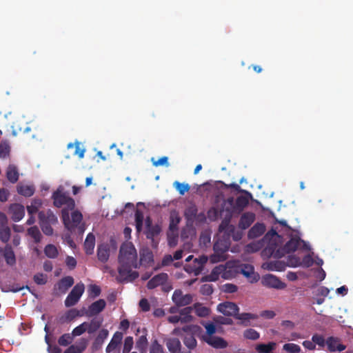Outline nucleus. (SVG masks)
I'll use <instances>...</instances> for the list:
<instances>
[{
	"mask_svg": "<svg viewBox=\"0 0 353 353\" xmlns=\"http://www.w3.org/2000/svg\"><path fill=\"white\" fill-rule=\"evenodd\" d=\"M118 260V272L121 281H132L139 277L138 272L132 270V268L139 267L137 250L132 243H124L121 245Z\"/></svg>",
	"mask_w": 353,
	"mask_h": 353,
	"instance_id": "obj_1",
	"label": "nucleus"
},
{
	"mask_svg": "<svg viewBox=\"0 0 353 353\" xmlns=\"http://www.w3.org/2000/svg\"><path fill=\"white\" fill-rule=\"evenodd\" d=\"M69 211L65 209L61 210V216L64 226L70 232H73L77 228L80 234L83 233L84 227L81 224L83 219L82 214L79 211H74L71 214L70 219Z\"/></svg>",
	"mask_w": 353,
	"mask_h": 353,
	"instance_id": "obj_2",
	"label": "nucleus"
},
{
	"mask_svg": "<svg viewBox=\"0 0 353 353\" xmlns=\"http://www.w3.org/2000/svg\"><path fill=\"white\" fill-rule=\"evenodd\" d=\"M51 198L53 200V205L57 208H61L65 205L64 209L68 210H73L75 208L74 200L69 196L62 185H59L57 188L52 193Z\"/></svg>",
	"mask_w": 353,
	"mask_h": 353,
	"instance_id": "obj_3",
	"label": "nucleus"
},
{
	"mask_svg": "<svg viewBox=\"0 0 353 353\" xmlns=\"http://www.w3.org/2000/svg\"><path fill=\"white\" fill-rule=\"evenodd\" d=\"M230 247V241L229 238H221L216 241L214 244V254L210 256L211 263H216L224 261L227 259L226 252Z\"/></svg>",
	"mask_w": 353,
	"mask_h": 353,
	"instance_id": "obj_4",
	"label": "nucleus"
},
{
	"mask_svg": "<svg viewBox=\"0 0 353 353\" xmlns=\"http://www.w3.org/2000/svg\"><path fill=\"white\" fill-rule=\"evenodd\" d=\"M298 248L309 250L310 245L300 237L294 236L284 245L283 250L285 253H290L295 252Z\"/></svg>",
	"mask_w": 353,
	"mask_h": 353,
	"instance_id": "obj_5",
	"label": "nucleus"
},
{
	"mask_svg": "<svg viewBox=\"0 0 353 353\" xmlns=\"http://www.w3.org/2000/svg\"><path fill=\"white\" fill-rule=\"evenodd\" d=\"M85 287L83 283L76 284L65 300V305L68 307L76 305L84 292Z\"/></svg>",
	"mask_w": 353,
	"mask_h": 353,
	"instance_id": "obj_6",
	"label": "nucleus"
},
{
	"mask_svg": "<svg viewBox=\"0 0 353 353\" xmlns=\"http://www.w3.org/2000/svg\"><path fill=\"white\" fill-rule=\"evenodd\" d=\"M208 259V258L207 256L201 255L197 258H194L192 263L186 264L184 266V270L190 274L192 273L194 275H199L203 270L204 265L207 263Z\"/></svg>",
	"mask_w": 353,
	"mask_h": 353,
	"instance_id": "obj_7",
	"label": "nucleus"
},
{
	"mask_svg": "<svg viewBox=\"0 0 353 353\" xmlns=\"http://www.w3.org/2000/svg\"><path fill=\"white\" fill-rule=\"evenodd\" d=\"M234 271L236 273H241L244 275L251 283L256 282L259 279V275L254 272V268L250 264H241L236 267Z\"/></svg>",
	"mask_w": 353,
	"mask_h": 353,
	"instance_id": "obj_8",
	"label": "nucleus"
},
{
	"mask_svg": "<svg viewBox=\"0 0 353 353\" xmlns=\"http://www.w3.org/2000/svg\"><path fill=\"white\" fill-rule=\"evenodd\" d=\"M261 283L263 286L279 290L284 289L286 287L283 282L272 274L263 276L261 279Z\"/></svg>",
	"mask_w": 353,
	"mask_h": 353,
	"instance_id": "obj_9",
	"label": "nucleus"
},
{
	"mask_svg": "<svg viewBox=\"0 0 353 353\" xmlns=\"http://www.w3.org/2000/svg\"><path fill=\"white\" fill-rule=\"evenodd\" d=\"M145 234L146 238L152 241L154 240L155 236H157L161 231V228L158 224L153 225L152 220L150 216H147L145 219Z\"/></svg>",
	"mask_w": 353,
	"mask_h": 353,
	"instance_id": "obj_10",
	"label": "nucleus"
},
{
	"mask_svg": "<svg viewBox=\"0 0 353 353\" xmlns=\"http://www.w3.org/2000/svg\"><path fill=\"white\" fill-rule=\"evenodd\" d=\"M217 310L225 316H234L235 318L236 315L238 314L239 308L235 303L227 301L219 304Z\"/></svg>",
	"mask_w": 353,
	"mask_h": 353,
	"instance_id": "obj_11",
	"label": "nucleus"
},
{
	"mask_svg": "<svg viewBox=\"0 0 353 353\" xmlns=\"http://www.w3.org/2000/svg\"><path fill=\"white\" fill-rule=\"evenodd\" d=\"M172 301L177 306H185L190 304L192 301V295L187 294L183 295L180 290H176L172 294Z\"/></svg>",
	"mask_w": 353,
	"mask_h": 353,
	"instance_id": "obj_12",
	"label": "nucleus"
},
{
	"mask_svg": "<svg viewBox=\"0 0 353 353\" xmlns=\"http://www.w3.org/2000/svg\"><path fill=\"white\" fill-rule=\"evenodd\" d=\"M326 345L330 352H342L346 345L341 343V339L336 336H329L326 339Z\"/></svg>",
	"mask_w": 353,
	"mask_h": 353,
	"instance_id": "obj_13",
	"label": "nucleus"
},
{
	"mask_svg": "<svg viewBox=\"0 0 353 353\" xmlns=\"http://www.w3.org/2000/svg\"><path fill=\"white\" fill-rule=\"evenodd\" d=\"M105 305L106 303L103 299L96 301L88 307L84 314L88 317L96 316L104 310Z\"/></svg>",
	"mask_w": 353,
	"mask_h": 353,
	"instance_id": "obj_14",
	"label": "nucleus"
},
{
	"mask_svg": "<svg viewBox=\"0 0 353 353\" xmlns=\"http://www.w3.org/2000/svg\"><path fill=\"white\" fill-rule=\"evenodd\" d=\"M8 212L11 215V219L14 222L21 221L25 215L24 207L19 203L11 204L9 207Z\"/></svg>",
	"mask_w": 353,
	"mask_h": 353,
	"instance_id": "obj_15",
	"label": "nucleus"
},
{
	"mask_svg": "<svg viewBox=\"0 0 353 353\" xmlns=\"http://www.w3.org/2000/svg\"><path fill=\"white\" fill-rule=\"evenodd\" d=\"M168 275L167 273H160L153 276L147 283V288L149 290H152L158 286L163 285L167 282Z\"/></svg>",
	"mask_w": 353,
	"mask_h": 353,
	"instance_id": "obj_16",
	"label": "nucleus"
},
{
	"mask_svg": "<svg viewBox=\"0 0 353 353\" xmlns=\"http://www.w3.org/2000/svg\"><path fill=\"white\" fill-rule=\"evenodd\" d=\"M39 223H52L57 224L58 219L57 216L51 210L46 211H40L38 214Z\"/></svg>",
	"mask_w": 353,
	"mask_h": 353,
	"instance_id": "obj_17",
	"label": "nucleus"
},
{
	"mask_svg": "<svg viewBox=\"0 0 353 353\" xmlns=\"http://www.w3.org/2000/svg\"><path fill=\"white\" fill-rule=\"evenodd\" d=\"M203 340L216 349H223L228 347V342L219 336H204Z\"/></svg>",
	"mask_w": 353,
	"mask_h": 353,
	"instance_id": "obj_18",
	"label": "nucleus"
},
{
	"mask_svg": "<svg viewBox=\"0 0 353 353\" xmlns=\"http://www.w3.org/2000/svg\"><path fill=\"white\" fill-rule=\"evenodd\" d=\"M110 248L108 243H101L97 248V257L99 261L106 263L110 257Z\"/></svg>",
	"mask_w": 353,
	"mask_h": 353,
	"instance_id": "obj_19",
	"label": "nucleus"
},
{
	"mask_svg": "<svg viewBox=\"0 0 353 353\" xmlns=\"http://www.w3.org/2000/svg\"><path fill=\"white\" fill-rule=\"evenodd\" d=\"M255 220V214L252 212L243 213L239 222V227L242 230L248 228Z\"/></svg>",
	"mask_w": 353,
	"mask_h": 353,
	"instance_id": "obj_20",
	"label": "nucleus"
},
{
	"mask_svg": "<svg viewBox=\"0 0 353 353\" xmlns=\"http://www.w3.org/2000/svg\"><path fill=\"white\" fill-rule=\"evenodd\" d=\"M74 284V279L70 276H67L62 278L55 285L57 288L58 290L62 293L65 294L68 290L72 287Z\"/></svg>",
	"mask_w": 353,
	"mask_h": 353,
	"instance_id": "obj_21",
	"label": "nucleus"
},
{
	"mask_svg": "<svg viewBox=\"0 0 353 353\" xmlns=\"http://www.w3.org/2000/svg\"><path fill=\"white\" fill-rule=\"evenodd\" d=\"M3 255L8 265L12 266L16 263L15 254L10 245L7 244L5 246Z\"/></svg>",
	"mask_w": 353,
	"mask_h": 353,
	"instance_id": "obj_22",
	"label": "nucleus"
},
{
	"mask_svg": "<svg viewBox=\"0 0 353 353\" xmlns=\"http://www.w3.org/2000/svg\"><path fill=\"white\" fill-rule=\"evenodd\" d=\"M122 339L123 334L120 332H116L114 334L110 342L106 347V352L110 353L116 350L118 345L121 343Z\"/></svg>",
	"mask_w": 353,
	"mask_h": 353,
	"instance_id": "obj_23",
	"label": "nucleus"
},
{
	"mask_svg": "<svg viewBox=\"0 0 353 353\" xmlns=\"http://www.w3.org/2000/svg\"><path fill=\"white\" fill-rule=\"evenodd\" d=\"M265 231V225L263 223H257L250 228L248 235L250 239H255L262 235Z\"/></svg>",
	"mask_w": 353,
	"mask_h": 353,
	"instance_id": "obj_24",
	"label": "nucleus"
},
{
	"mask_svg": "<svg viewBox=\"0 0 353 353\" xmlns=\"http://www.w3.org/2000/svg\"><path fill=\"white\" fill-rule=\"evenodd\" d=\"M95 246V236L92 233H89L84 242V249L87 254H92Z\"/></svg>",
	"mask_w": 353,
	"mask_h": 353,
	"instance_id": "obj_25",
	"label": "nucleus"
},
{
	"mask_svg": "<svg viewBox=\"0 0 353 353\" xmlns=\"http://www.w3.org/2000/svg\"><path fill=\"white\" fill-rule=\"evenodd\" d=\"M103 319L102 317H94L90 323H88L87 332L93 334L102 325Z\"/></svg>",
	"mask_w": 353,
	"mask_h": 353,
	"instance_id": "obj_26",
	"label": "nucleus"
},
{
	"mask_svg": "<svg viewBox=\"0 0 353 353\" xmlns=\"http://www.w3.org/2000/svg\"><path fill=\"white\" fill-rule=\"evenodd\" d=\"M166 346L171 353H179L181 350V344L178 339L172 338L167 340Z\"/></svg>",
	"mask_w": 353,
	"mask_h": 353,
	"instance_id": "obj_27",
	"label": "nucleus"
},
{
	"mask_svg": "<svg viewBox=\"0 0 353 353\" xmlns=\"http://www.w3.org/2000/svg\"><path fill=\"white\" fill-rule=\"evenodd\" d=\"M181 218L176 212H172L170 216L169 232H178V225Z\"/></svg>",
	"mask_w": 353,
	"mask_h": 353,
	"instance_id": "obj_28",
	"label": "nucleus"
},
{
	"mask_svg": "<svg viewBox=\"0 0 353 353\" xmlns=\"http://www.w3.org/2000/svg\"><path fill=\"white\" fill-rule=\"evenodd\" d=\"M249 203V199L247 196L241 195L235 201L234 208L237 211H242Z\"/></svg>",
	"mask_w": 353,
	"mask_h": 353,
	"instance_id": "obj_29",
	"label": "nucleus"
},
{
	"mask_svg": "<svg viewBox=\"0 0 353 353\" xmlns=\"http://www.w3.org/2000/svg\"><path fill=\"white\" fill-rule=\"evenodd\" d=\"M192 312V308L191 307H186L183 309L180 310L179 311V316L181 318V323H186L192 321V316L191 313Z\"/></svg>",
	"mask_w": 353,
	"mask_h": 353,
	"instance_id": "obj_30",
	"label": "nucleus"
},
{
	"mask_svg": "<svg viewBox=\"0 0 353 353\" xmlns=\"http://www.w3.org/2000/svg\"><path fill=\"white\" fill-rule=\"evenodd\" d=\"M86 340L83 339L79 345H70L64 353H81L86 347Z\"/></svg>",
	"mask_w": 353,
	"mask_h": 353,
	"instance_id": "obj_31",
	"label": "nucleus"
},
{
	"mask_svg": "<svg viewBox=\"0 0 353 353\" xmlns=\"http://www.w3.org/2000/svg\"><path fill=\"white\" fill-rule=\"evenodd\" d=\"M144 216L141 210L137 209L135 211V226L137 232L140 233L143 229Z\"/></svg>",
	"mask_w": 353,
	"mask_h": 353,
	"instance_id": "obj_32",
	"label": "nucleus"
},
{
	"mask_svg": "<svg viewBox=\"0 0 353 353\" xmlns=\"http://www.w3.org/2000/svg\"><path fill=\"white\" fill-rule=\"evenodd\" d=\"M6 176L8 180L12 183H14L18 181L19 173L15 166L9 165L7 170Z\"/></svg>",
	"mask_w": 353,
	"mask_h": 353,
	"instance_id": "obj_33",
	"label": "nucleus"
},
{
	"mask_svg": "<svg viewBox=\"0 0 353 353\" xmlns=\"http://www.w3.org/2000/svg\"><path fill=\"white\" fill-rule=\"evenodd\" d=\"M27 233L34 239L35 243L41 242L42 235L37 226L30 227L28 229Z\"/></svg>",
	"mask_w": 353,
	"mask_h": 353,
	"instance_id": "obj_34",
	"label": "nucleus"
},
{
	"mask_svg": "<svg viewBox=\"0 0 353 353\" xmlns=\"http://www.w3.org/2000/svg\"><path fill=\"white\" fill-rule=\"evenodd\" d=\"M275 347L276 343L274 342H270L268 344H258L255 349L259 353H272Z\"/></svg>",
	"mask_w": 353,
	"mask_h": 353,
	"instance_id": "obj_35",
	"label": "nucleus"
},
{
	"mask_svg": "<svg viewBox=\"0 0 353 353\" xmlns=\"http://www.w3.org/2000/svg\"><path fill=\"white\" fill-rule=\"evenodd\" d=\"M42 205L41 199H34L32 201L31 204L27 206V211L29 215H34L37 213L39 208Z\"/></svg>",
	"mask_w": 353,
	"mask_h": 353,
	"instance_id": "obj_36",
	"label": "nucleus"
},
{
	"mask_svg": "<svg viewBox=\"0 0 353 353\" xmlns=\"http://www.w3.org/2000/svg\"><path fill=\"white\" fill-rule=\"evenodd\" d=\"M17 192L24 196H31L34 192V188L31 185H17Z\"/></svg>",
	"mask_w": 353,
	"mask_h": 353,
	"instance_id": "obj_37",
	"label": "nucleus"
},
{
	"mask_svg": "<svg viewBox=\"0 0 353 353\" xmlns=\"http://www.w3.org/2000/svg\"><path fill=\"white\" fill-rule=\"evenodd\" d=\"M197 208L195 205H192L186 208L185 211V217L188 221L193 222L197 214Z\"/></svg>",
	"mask_w": 353,
	"mask_h": 353,
	"instance_id": "obj_38",
	"label": "nucleus"
},
{
	"mask_svg": "<svg viewBox=\"0 0 353 353\" xmlns=\"http://www.w3.org/2000/svg\"><path fill=\"white\" fill-rule=\"evenodd\" d=\"M108 336V330L106 329H102L100 330L98 336L96 337L93 345L97 348L98 347H101L103 343L104 340Z\"/></svg>",
	"mask_w": 353,
	"mask_h": 353,
	"instance_id": "obj_39",
	"label": "nucleus"
},
{
	"mask_svg": "<svg viewBox=\"0 0 353 353\" xmlns=\"http://www.w3.org/2000/svg\"><path fill=\"white\" fill-rule=\"evenodd\" d=\"M11 230L8 225L0 226V240L3 243H8L10 239Z\"/></svg>",
	"mask_w": 353,
	"mask_h": 353,
	"instance_id": "obj_40",
	"label": "nucleus"
},
{
	"mask_svg": "<svg viewBox=\"0 0 353 353\" xmlns=\"http://www.w3.org/2000/svg\"><path fill=\"white\" fill-rule=\"evenodd\" d=\"M183 343L189 350L194 349L197 345L195 337L192 334H188L184 336Z\"/></svg>",
	"mask_w": 353,
	"mask_h": 353,
	"instance_id": "obj_41",
	"label": "nucleus"
},
{
	"mask_svg": "<svg viewBox=\"0 0 353 353\" xmlns=\"http://www.w3.org/2000/svg\"><path fill=\"white\" fill-rule=\"evenodd\" d=\"M45 254L50 259H54L58 256V250L52 244H48L46 246L44 249Z\"/></svg>",
	"mask_w": 353,
	"mask_h": 353,
	"instance_id": "obj_42",
	"label": "nucleus"
},
{
	"mask_svg": "<svg viewBox=\"0 0 353 353\" xmlns=\"http://www.w3.org/2000/svg\"><path fill=\"white\" fill-rule=\"evenodd\" d=\"M259 316L257 314L251 313H241L236 315L235 319L242 321L243 323L249 321L250 319H257Z\"/></svg>",
	"mask_w": 353,
	"mask_h": 353,
	"instance_id": "obj_43",
	"label": "nucleus"
},
{
	"mask_svg": "<svg viewBox=\"0 0 353 353\" xmlns=\"http://www.w3.org/2000/svg\"><path fill=\"white\" fill-rule=\"evenodd\" d=\"M173 185L181 195H183L190 189V186L188 183H181L179 181L174 182Z\"/></svg>",
	"mask_w": 353,
	"mask_h": 353,
	"instance_id": "obj_44",
	"label": "nucleus"
},
{
	"mask_svg": "<svg viewBox=\"0 0 353 353\" xmlns=\"http://www.w3.org/2000/svg\"><path fill=\"white\" fill-rule=\"evenodd\" d=\"M243 336L250 340H256L259 338V333L254 329L250 328L244 331Z\"/></svg>",
	"mask_w": 353,
	"mask_h": 353,
	"instance_id": "obj_45",
	"label": "nucleus"
},
{
	"mask_svg": "<svg viewBox=\"0 0 353 353\" xmlns=\"http://www.w3.org/2000/svg\"><path fill=\"white\" fill-rule=\"evenodd\" d=\"M87 325L88 323L83 322V323L74 328L72 332V336H78L83 334L85 331H87Z\"/></svg>",
	"mask_w": 353,
	"mask_h": 353,
	"instance_id": "obj_46",
	"label": "nucleus"
},
{
	"mask_svg": "<svg viewBox=\"0 0 353 353\" xmlns=\"http://www.w3.org/2000/svg\"><path fill=\"white\" fill-rule=\"evenodd\" d=\"M283 350L290 353H299L301 352L299 345L294 343H286L283 346Z\"/></svg>",
	"mask_w": 353,
	"mask_h": 353,
	"instance_id": "obj_47",
	"label": "nucleus"
},
{
	"mask_svg": "<svg viewBox=\"0 0 353 353\" xmlns=\"http://www.w3.org/2000/svg\"><path fill=\"white\" fill-rule=\"evenodd\" d=\"M33 280L37 285H45L48 281V276L43 273H37L34 275Z\"/></svg>",
	"mask_w": 353,
	"mask_h": 353,
	"instance_id": "obj_48",
	"label": "nucleus"
},
{
	"mask_svg": "<svg viewBox=\"0 0 353 353\" xmlns=\"http://www.w3.org/2000/svg\"><path fill=\"white\" fill-rule=\"evenodd\" d=\"M312 340L314 345L316 344L320 347H324L326 345V339H325L323 335L314 334L312 337Z\"/></svg>",
	"mask_w": 353,
	"mask_h": 353,
	"instance_id": "obj_49",
	"label": "nucleus"
},
{
	"mask_svg": "<svg viewBox=\"0 0 353 353\" xmlns=\"http://www.w3.org/2000/svg\"><path fill=\"white\" fill-rule=\"evenodd\" d=\"M168 240L170 247L175 246L178 241V232H168Z\"/></svg>",
	"mask_w": 353,
	"mask_h": 353,
	"instance_id": "obj_50",
	"label": "nucleus"
},
{
	"mask_svg": "<svg viewBox=\"0 0 353 353\" xmlns=\"http://www.w3.org/2000/svg\"><path fill=\"white\" fill-rule=\"evenodd\" d=\"M72 341V337L70 334H64L61 336L58 340V343L61 346H67Z\"/></svg>",
	"mask_w": 353,
	"mask_h": 353,
	"instance_id": "obj_51",
	"label": "nucleus"
},
{
	"mask_svg": "<svg viewBox=\"0 0 353 353\" xmlns=\"http://www.w3.org/2000/svg\"><path fill=\"white\" fill-rule=\"evenodd\" d=\"M196 314L201 317H205L209 315L210 310L208 307L201 305H195Z\"/></svg>",
	"mask_w": 353,
	"mask_h": 353,
	"instance_id": "obj_52",
	"label": "nucleus"
},
{
	"mask_svg": "<svg viewBox=\"0 0 353 353\" xmlns=\"http://www.w3.org/2000/svg\"><path fill=\"white\" fill-rule=\"evenodd\" d=\"M133 338L132 336H127L125 339L123 353H129L133 346Z\"/></svg>",
	"mask_w": 353,
	"mask_h": 353,
	"instance_id": "obj_53",
	"label": "nucleus"
},
{
	"mask_svg": "<svg viewBox=\"0 0 353 353\" xmlns=\"http://www.w3.org/2000/svg\"><path fill=\"white\" fill-rule=\"evenodd\" d=\"M141 262L150 264L153 262V254L151 252H146L141 254Z\"/></svg>",
	"mask_w": 353,
	"mask_h": 353,
	"instance_id": "obj_54",
	"label": "nucleus"
},
{
	"mask_svg": "<svg viewBox=\"0 0 353 353\" xmlns=\"http://www.w3.org/2000/svg\"><path fill=\"white\" fill-rule=\"evenodd\" d=\"M43 232L47 236H52L53 234V228H52V223H39Z\"/></svg>",
	"mask_w": 353,
	"mask_h": 353,
	"instance_id": "obj_55",
	"label": "nucleus"
},
{
	"mask_svg": "<svg viewBox=\"0 0 353 353\" xmlns=\"http://www.w3.org/2000/svg\"><path fill=\"white\" fill-rule=\"evenodd\" d=\"M200 292L203 295H205V296L211 295L212 294V292H213L212 285H211V284H204V285H202L201 288H200Z\"/></svg>",
	"mask_w": 353,
	"mask_h": 353,
	"instance_id": "obj_56",
	"label": "nucleus"
},
{
	"mask_svg": "<svg viewBox=\"0 0 353 353\" xmlns=\"http://www.w3.org/2000/svg\"><path fill=\"white\" fill-rule=\"evenodd\" d=\"M65 314L66 315V319L69 320L70 322L73 319H74L77 316H82L83 314H81L79 311L76 309H71L68 311H67Z\"/></svg>",
	"mask_w": 353,
	"mask_h": 353,
	"instance_id": "obj_57",
	"label": "nucleus"
},
{
	"mask_svg": "<svg viewBox=\"0 0 353 353\" xmlns=\"http://www.w3.org/2000/svg\"><path fill=\"white\" fill-rule=\"evenodd\" d=\"M237 290V286L232 283H226L222 287V290L226 293H234L236 292Z\"/></svg>",
	"mask_w": 353,
	"mask_h": 353,
	"instance_id": "obj_58",
	"label": "nucleus"
},
{
	"mask_svg": "<svg viewBox=\"0 0 353 353\" xmlns=\"http://www.w3.org/2000/svg\"><path fill=\"white\" fill-rule=\"evenodd\" d=\"M216 270H212L210 274H208L203 277H202V281H216L219 279V276H217V273H216Z\"/></svg>",
	"mask_w": 353,
	"mask_h": 353,
	"instance_id": "obj_59",
	"label": "nucleus"
},
{
	"mask_svg": "<svg viewBox=\"0 0 353 353\" xmlns=\"http://www.w3.org/2000/svg\"><path fill=\"white\" fill-rule=\"evenodd\" d=\"M219 231L226 230L228 232H233L234 230V227L232 225H230L228 221H222L219 227Z\"/></svg>",
	"mask_w": 353,
	"mask_h": 353,
	"instance_id": "obj_60",
	"label": "nucleus"
},
{
	"mask_svg": "<svg viewBox=\"0 0 353 353\" xmlns=\"http://www.w3.org/2000/svg\"><path fill=\"white\" fill-rule=\"evenodd\" d=\"M65 264L70 270H73L77 266V261L73 256H68L65 259Z\"/></svg>",
	"mask_w": 353,
	"mask_h": 353,
	"instance_id": "obj_61",
	"label": "nucleus"
},
{
	"mask_svg": "<svg viewBox=\"0 0 353 353\" xmlns=\"http://www.w3.org/2000/svg\"><path fill=\"white\" fill-rule=\"evenodd\" d=\"M90 294L93 295L94 297L98 296L101 294V288L97 285H90L89 286Z\"/></svg>",
	"mask_w": 353,
	"mask_h": 353,
	"instance_id": "obj_62",
	"label": "nucleus"
},
{
	"mask_svg": "<svg viewBox=\"0 0 353 353\" xmlns=\"http://www.w3.org/2000/svg\"><path fill=\"white\" fill-rule=\"evenodd\" d=\"M204 327L206 330V332L208 334V336H212V334H214L216 332V327L213 323H209L204 325Z\"/></svg>",
	"mask_w": 353,
	"mask_h": 353,
	"instance_id": "obj_63",
	"label": "nucleus"
},
{
	"mask_svg": "<svg viewBox=\"0 0 353 353\" xmlns=\"http://www.w3.org/2000/svg\"><path fill=\"white\" fill-rule=\"evenodd\" d=\"M150 353H164L162 345L159 344L157 341L152 345Z\"/></svg>",
	"mask_w": 353,
	"mask_h": 353,
	"instance_id": "obj_64",
	"label": "nucleus"
}]
</instances>
